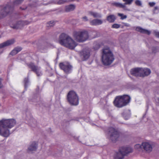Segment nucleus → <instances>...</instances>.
Returning a JSON list of instances; mask_svg holds the SVG:
<instances>
[{
    "mask_svg": "<svg viewBox=\"0 0 159 159\" xmlns=\"http://www.w3.org/2000/svg\"><path fill=\"white\" fill-rule=\"evenodd\" d=\"M1 37V35H0V38Z\"/></svg>",
    "mask_w": 159,
    "mask_h": 159,
    "instance_id": "de8ad7c7",
    "label": "nucleus"
},
{
    "mask_svg": "<svg viewBox=\"0 0 159 159\" xmlns=\"http://www.w3.org/2000/svg\"><path fill=\"white\" fill-rule=\"evenodd\" d=\"M16 124L14 119H4L0 120V135L7 137L10 134L9 128H11Z\"/></svg>",
    "mask_w": 159,
    "mask_h": 159,
    "instance_id": "f257e3e1",
    "label": "nucleus"
},
{
    "mask_svg": "<svg viewBox=\"0 0 159 159\" xmlns=\"http://www.w3.org/2000/svg\"><path fill=\"white\" fill-rule=\"evenodd\" d=\"M100 48V45L99 43L97 42H94L93 43V49L95 50H98Z\"/></svg>",
    "mask_w": 159,
    "mask_h": 159,
    "instance_id": "cd10ccee",
    "label": "nucleus"
},
{
    "mask_svg": "<svg viewBox=\"0 0 159 159\" xmlns=\"http://www.w3.org/2000/svg\"><path fill=\"white\" fill-rule=\"evenodd\" d=\"M116 19V17L113 15H109L107 17V20L110 23H113L114 22Z\"/></svg>",
    "mask_w": 159,
    "mask_h": 159,
    "instance_id": "393cba45",
    "label": "nucleus"
},
{
    "mask_svg": "<svg viewBox=\"0 0 159 159\" xmlns=\"http://www.w3.org/2000/svg\"><path fill=\"white\" fill-rule=\"evenodd\" d=\"M149 4L150 6L153 7L155 4V3L154 2H150L149 3Z\"/></svg>",
    "mask_w": 159,
    "mask_h": 159,
    "instance_id": "a19ab883",
    "label": "nucleus"
},
{
    "mask_svg": "<svg viewBox=\"0 0 159 159\" xmlns=\"http://www.w3.org/2000/svg\"><path fill=\"white\" fill-rule=\"evenodd\" d=\"M20 9H22L23 10H25L26 9V7H25V8H22L21 7H20Z\"/></svg>",
    "mask_w": 159,
    "mask_h": 159,
    "instance_id": "49530a36",
    "label": "nucleus"
},
{
    "mask_svg": "<svg viewBox=\"0 0 159 159\" xmlns=\"http://www.w3.org/2000/svg\"><path fill=\"white\" fill-rule=\"evenodd\" d=\"M156 48L155 47H153L152 49V52L154 53H155L156 52L155 51L154 49H156Z\"/></svg>",
    "mask_w": 159,
    "mask_h": 159,
    "instance_id": "c03bdc74",
    "label": "nucleus"
},
{
    "mask_svg": "<svg viewBox=\"0 0 159 159\" xmlns=\"http://www.w3.org/2000/svg\"><path fill=\"white\" fill-rule=\"evenodd\" d=\"M108 134L110 136L109 139L113 143H115L119 137V132L113 127H110L108 129Z\"/></svg>",
    "mask_w": 159,
    "mask_h": 159,
    "instance_id": "6e6552de",
    "label": "nucleus"
},
{
    "mask_svg": "<svg viewBox=\"0 0 159 159\" xmlns=\"http://www.w3.org/2000/svg\"><path fill=\"white\" fill-rule=\"evenodd\" d=\"M143 148L148 153L152 151L153 145L152 143L148 142H143L142 143Z\"/></svg>",
    "mask_w": 159,
    "mask_h": 159,
    "instance_id": "4468645a",
    "label": "nucleus"
},
{
    "mask_svg": "<svg viewBox=\"0 0 159 159\" xmlns=\"http://www.w3.org/2000/svg\"><path fill=\"white\" fill-rule=\"evenodd\" d=\"M13 10V7L10 5H7L0 11V18H2L6 16L11 12Z\"/></svg>",
    "mask_w": 159,
    "mask_h": 159,
    "instance_id": "9d476101",
    "label": "nucleus"
},
{
    "mask_svg": "<svg viewBox=\"0 0 159 159\" xmlns=\"http://www.w3.org/2000/svg\"><path fill=\"white\" fill-rule=\"evenodd\" d=\"M89 36L91 38H94L97 37V32L96 31H93L91 32Z\"/></svg>",
    "mask_w": 159,
    "mask_h": 159,
    "instance_id": "7c9ffc66",
    "label": "nucleus"
},
{
    "mask_svg": "<svg viewBox=\"0 0 159 159\" xmlns=\"http://www.w3.org/2000/svg\"><path fill=\"white\" fill-rule=\"evenodd\" d=\"M130 98L128 95L117 96L115 98L113 103L115 106L120 108L126 105L130 101Z\"/></svg>",
    "mask_w": 159,
    "mask_h": 159,
    "instance_id": "39448f33",
    "label": "nucleus"
},
{
    "mask_svg": "<svg viewBox=\"0 0 159 159\" xmlns=\"http://www.w3.org/2000/svg\"><path fill=\"white\" fill-rule=\"evenodd\" d=\"M59 43L70 49H73L77 44L70 37L64 33H62L59 37Z\"/></svg>",
    "mask_w": 159,
    "mask_h": 159,
    "instance_id": "f03ea898",
    "label": "nucleus"
},
{
    "mask_svg": "<svg viewBox=\"0 0 159 159\" xmlns=\"http://www.w3.org/2000/svg\"><path fill=\"white\" fill-rule=\"evenodd\" d=\"M24 0H16L14 2V4L15 5H17L21 4Z\"/></svg>",
    "mask_w": 159,
    "mask_h": 159,
    "instance_id": "c756f323",
    "label": "nucleus"
},
{
    "mask_svg": "<svg viewBox=\"0 0 159 159\" xmlns=\"http://www.w3.org/2000/svg\"><path fill=\"white\" fill-rule=\"evenodd\" d=\"M141 77H144L148 75L151 73V70L148 68H141Z\"/></svg>",
    "mask_w": 159,
    "mask_h": 159,
    "instance_id": "a211bd4d",
    "label": "nucleus"
},
{
    "mask_svg": "<svg viewBox=\"0 0 159 159\" xmlns=\"http://www.w3.org/2000/svg\"><path fill=\"white\" fill-rule=\"evenodd\" d=\"M90 55V51L88 49H84L80 52V57L83 61L87 60Z\"/></svg>",
    "mask_w": 159,
    "mask_h": 159,
    "instance_id": "ddd939ff",
    "label": "nucleus"
},
{
    "mask_svg": "<svg viewBox=\"0 0 159 159\" xmlns=\"http://www.w3.org/2000/svg\"><path fill=\"white\" fill-rule=\"evenodd\" d=\"M67 100L71 105L77 106L79 104V97L77 93L73 91H70L68 93Z\"/></svg>",
    "mask_w": 159,
    "mask_h": 159,
    "instance_id": "0eeeda50",
    "label": "nucleus"
},
{
    "mask_svg": "<svg viewBox=\"0 0 159 159\" xmlns=\"http://www.w3.org/2000/svg\"><path fill=\"white\" fill-rule=\"evenodd\" d=\"M89 15L93 16L94 18H101V15L97 12H94L92 11H89L88 12Z\"/></svg>",
    "mask_w": 159,
    "mask_h": 159,
    "instance_id": "5701e85b",
    "label": "nucleus"
},
{
    "mask_svg": "<svg viewBox=\"0 0 159 159\" xmlns=\"http://www.w3.org/2000/svg\"><path fill=\"white\" fill-rule=\"evenodd\" d=\"M83 20L84 21H87L88 20V17L86 16H84L82 18Z\"/></svg>",
    "mask_w": 159,
    "mask_h": 159,
    "instance_id": "ea45409f",
    "label": "nucleus"
},
{
    "mask_svg": "<svg viewBox=\"0 0 159 159\" xmlns=\"http://www.w3.org/2000/svg\"><path fill=\"white\" fill-rule=\"evenodd\" d=\"M141 68H135L130 70L131 74L137 77H141Z\"/></svg>",
    "mask_w": 159,
    "mask_h": 159,
    "instance_id": "2eb2a0df",
    "label": "nucleus"
},
{
    "mask_svg": "<svg viewBox=\"0 0 159 159\" xmlns=\"http://www.w3.org/2000/svg\"><path fill=\"white\" fill-rule=\"evenodd\" d=\"M29 82V80L28 78H26L24 79V83L25 84V87L26 88L27 87V84Z\"/></svg>",
    "mask_w": 159,
    "mask_h": 159,
    "instance_id": "473e14b6",
    "label": "nucleus"
},
{
    "mask_svg": "<svg viewBox=\"0 0 159 159\" xmlns=\"http://www.w3.org/2000/svg\"><path fill=\"white\" fill-rule=\"evenodd\" d=\"M1 79H0V89L2 87V85L1 83Z\"/></svg>",
    "mask_w": 159,
    "mask_h": 159,
    "instance_id": "37998d69",
    "label": "nucleus"
},
{
    "mask_svg": "<svg viewBox=\"0 0 159 159\" xmlns=\"http://www.w3.org/2000/svg\"><path fill=\"white\" fill-rule=\"evenodd\" d=\"M75 6L73 4L66 6L65 7V11L67 12L72 11L75 9Z\"/></svg>",
    "mask_w": 159,
    "mask_h": 159,
    "instance_id": "412c9836",
    "label": "nucleus"
},
{
    "mask_svg": "<svg viewBox=\"0 0 159 159\" xmlns=\"http://www.w3.org/2000/svg\"><path fill=\"white\" fill-rule=\"evenodd\" d=\"M37 148V144L35 142H33L29 146L28 148L27 152H30L32 151H35Z\"/></svg>",
    "mask_w": 159,
    "mask_h": 159,
    "instance_id": "f3484780",
    "label": "nucleus"
},
{
    "mask_svg": "<svg viewBox=\"0 0 159 159\" xmlns=\"http://www.w3.org/2000/svg\"><path fill=\"white\" fill-rule=\"evenodd\" d=\"M59 66L66 74L70 73L72 70V66L68 62H61L59 64Z\"/></svg>",
    "mask_w": 159,
    "mask_h": 159,
    "instance_id": "1a4fd4ad",
    "label": "nucleus"
},
{
    "mask_svg": "<svg viewBox=\"0 0 159 159\" xmlns=\"http://www.w3.org/2000/svg\"><path fill=\"white\" fill-rule=\"evenodd\" d=\"M125 26H127V27H129V26H130L128 24H127V23H125Z\"/></svg>",
    "mask_w": 159,
    "mask_h": 159,
    "instance_id": "a18cd8bd",
    "label": "nucleus"
},
{
    "mask_svg": "<svg viewBox=\"0 0 159 159\" xmlns=\"http://www.w3.org/2000/svg\"><path fill=\"white\" fill-rule=\"evenodd\" d=\"M133 152L132 148L130 147L122 146L119 148L118 150L114 154V159H123L125 156Z\"/></svg>",
    "mask_w": 159,
    "mask_h": 159,
    "instance_id": "20e7f679",
    "label": "nucleus"
},
{
    "mask_svg": "<svg viewBox=\"0 0 159 159\" xmlns=\"http://www.w3.org/2000/svg\"><path fill=\"white\" fill-rule=\"evenodd\" d=\"M135 4L136 5L139 6H141L142 5L141 1L139 0H136L135 2Z\"/></svg>",
    "mask_w": 159,
    "mask_h": 159,
    "instance_id": "f704fd0d",
    "label": "nucleus"
},
{
    "mask_svg": "<svg viewBox=\"0 0 159 159\" xmlns=\"http://www.w3.org/2000/svg\"><path fill=\"white\" fill-rule=\"evenodd\" d=\"M134 0H123V1L125 2L124 3L125 5H130L132 2H133Z\"/></svg>",
    "mask_w": 159,
    "mask_h": 159,
    "instance_id": "2f4dec72",
    "label": "nucleus"
},
{
    "mask_svg": "<svg viewBox=\"0 0 159 159\" xmlns=\"http://www.w3.org/2000/svg\"><path fill=\"white\" fill-rule=\"evenodd\" d=\"M158 10V12L159 11V7H158L156 6L154 7V10H153V13H156V11Z\"/></svg>",
    "mask_w": 159,
    "mask_h": 159,
    "instance_id": "4c0bfd02",
    "label": "nucleus"
},
{
    "mask_svg": "<svg viewBox=\"0 0 159 159\" xmlns=\"http://www.w3.org/2000/svg\"><path fill=\"white\" fill-rule=\"evenodd\" d=\"M27 66L31 70L35 72L37 76H39L41 74V72L40 71V67L36 66L34 63H30L27 64Z\"/></svg>",
    "mask_w": 159,
    "mask_h": 159,
    "instance_id": "9b49d317",
    "label": "nucleus"
},
{
    "mask_svg": "<svg viewBox=\"0 0 159 159\" xmlns=\"http://www.w3.org/2000/svg\"><path fill=\"white\" fill-rule=\"evenodd\" d=\"M113 54L109 48L105 47L102 50V61L104 65H110L114 60Z\"/></svg>",
    "mask_w": 159,
    "mask_h": 159,
    "instance_id": "7ed1b4c3",
    "label": "nucleus"
},
{
    "mask_svg": "<svg viewBox=\"0 0 159 159\" xmlns=\"http://www.w3.org/2000/svg\"><path fill=\"white\" fill-rule=\"evenodd\" d=\"M73 36L77 42L83 43L88 39L89 35L88 31L84 30L74 31L73 33Z\"/></svg>",
    "mask_w": 159,
    "mask_h": 159,
    "instance_id": "423d86ee",
    "label": "nucleus"
},
{
    "mask_svg": "<svg viewBox=\"0 0 159 159\" xmlns=\"http://www.w3.org/2000/svg\"><path fill=\"white\" fill-rule=\"evenodd\" d=\"M153 34L154 35L157 37L159 38V32L156 31H153Z\"/></svg>",
    "mask_w": 159,
    "mask_h": 159,
    "instance_id": "e433bc0d",
    "label": "nucleus"
},
{
    "mask_svg": "<svg viewBox=\"0 0 159 159\" xmlns=\"http://www.w3.org/2000/svg\"><path fill=\"white\" fill-rule=\"evenodd\" d=\"M120 25L117 24H115L113 25L112 26V28H113L117 29L120 28Z\"/></svg>",
    "mask_w": 159,
    "mask_h": 159,
    "instance_id": "c9c22d12",
    "label": "nucleus"
},
{
    "mask_svg": "<svg viewBox=\"0 0 159 159\" xmlns=\"http://www.w3.org/2000/svg\"><path fill=\"white\" fill-rule=\"evenodd\" d=\"M135 148H143L142 144L141 145L139 144H136L135 145Z\"/></svg>",
    "mask_w": 159,
    "mask_h": 159,
    "instance_id": "58836bf2",
    "label": "nucleus"
},
{
    "mask_svg": "<svg viewBox=\"0 0 159 159\" xmlns=\"http://www.w3.org/2000/svg\"><path fill=\"white\" fill-rule=\"evenodd\" d=\"M55 24V22L53 21H51L47 23V26L48 27H53Z\"/></svg>",
    "mask_w": 159,
    "mask_h": 159,
    "instance_id": "c85d7f7f",
    "label": "nucleus"
},
{
    "mask_svg": "<svg viewBox=\"0 0 159 159\" xmlns=\"http://www.w3.org/2000/svg\"><path fill=\"white\" fill-rule=\"evenodd\" d=\"M21 22L19 21L10 25V27L14 29H18L21 26Z\"/></svg>",
    "mask_w": 159,
    "mask_h": 159,
    "instance_id": "b1692460",
    "label": "nucleus"
},
{
    "mask_svg": "<svg viewBox=\"0 0 159 159\" xmlns=\"http://www.w3.org/2000/svg\"><path fill=\"white\" fill-rule=\"evenodd\" d=\"M30 22H29L28 21L25 20L24 21V24L25 25H27L30 24Z\"/></svg>",
    "mask_w": 159,
    "mask_h": 159,
    "instance_id": "79ce46f5",
    "label": "nucleus"
},
{
    "mask_svg": "<svg viewBox=\"0 0 159 159\" xmlns=\"http://www.w3.org/2000/svg\"><path fill=\"white\" fill-rule=\"evenodd\" d=\"M22 50V48L20 47L15 48L10 53V55L12 56H14L17 54Z\"/></svg>",
    "mask_w": 159,
    "mask_h": 159,
    "instance_id": "4be33fe9",
    "label": "nucleus"
},
{
    "mask_svg": "<svg viewBox=\"0 0 159 159\" xmlns=\"http://www.w3.org/2000/svg\"><path fill=\"white\" fill-rule=\"evenodd\" d=\"M112 4L116 7H119L120 8H124L125 7V3L124 4H123L121 3H119V2H114L112 3Z\"/></svg>",
    "mask_w": 159,
    "mask_h": 159,
    "instance_id": "a878e982",
    "label": "nucleus"
},
{
    "mask_svg": "<svg viewBox=\"0 0 159 159\" xmlns=\"http://www.w3.org/2000/svg\"><path fill=\"white\" fill-rule=\"evenodd\" d=\"M102 21L101 20L95 19L90 20V24L92 25H101L102 23Z\"/></svg>",
    "mask_w": 159,
    "mask_h": 159,
    "instance_id": "6ab92c4d",
    "label": "nucleus"
},
{
    "mask_svg": "<svg viewBox=\"0 0 159 159\" xmlns=\"http://www.w3.org/2000/svg\"><path fill=\"white\" fill-rule=\"evenodd\" d=\"M15 42L14 39H11L0 44V48H4L13 44Z\"/></svg>",
    "mask_w": 159,
    "mask_h": 159,
    "instance_id": "dca6fc26",
    "label": "nucleus"
},
{
    "mask_svg": "<svg viewBox=\"0 0 159 159\" xmlns=\"http://www.w3.org/2000/svg\"><path fill=\"white\" fill-rule=\"evenodd\" d=\"M118 16L121 17V19L122 20L126 19L127 18V16L126 15H124L123 14L118 13Z\"/></svg>",
    "mask_w": 159,
    "mask_h": 159,
    "instance_id": "72a5a7b5",
    "label": "nucleus"
},
{
    "mask_svg": "<svg viewBox=\"0 0 159 159\" xmlns=\"http://www.w3.org/2000/svg\"><path fill=\"white\" fill-rule=\"evenodd\" d=\"M136 30L141 33L146 34L148 35H149L151 33L150 31L147 30L143 29L139 26H138L136 27Z\"/></svg>",
    "mask_w": 159,
    "mask_h": 159,
    "instance_id": "aec40b11",
    "label": "nucleus"
},
{
    "mask_svg": "<svg viewBox=\"0 0 159 159\" xmlns=\"http://www.w3.org/2000/svg\"><path fill=\"white\" fill-rule=\"evenodd\" d=\"M27 66L31 70L35 72L37 76H39L41 74V72L40 71V67L36 66L34 63H30L27 64Z\"/></svg>",
    "mask_w": 159,
    "mask_h": 159,
    "instance_id": "f8f14e48",
    "label": "nucleus"
},
{
    "mask_svg": "<svg viewBox=\"0 0 159 159\" xmlns=\"http://www.w3.org/2000/svg\"><path fill=\"white\" fill-rule=\"evenodd\" d=\"M68 0H57L55 3L56 4L61 5L69 2Z\"/></svg>",
    "mask_w": 159,
    "mask_h": 159,
    "instance_id": "bb28decb",
    "label": "nucleus"
}]
</instances>
